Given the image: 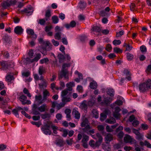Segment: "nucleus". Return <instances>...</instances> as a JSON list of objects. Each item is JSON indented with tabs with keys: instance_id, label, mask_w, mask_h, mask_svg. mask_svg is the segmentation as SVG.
<instances>
[{
	"instance_id": "9",
	"label": "nucleus",
	"mask_w": 151,
	"mask_h": 151,
	"mask_svg": "<svg viewBox=\"0 0 151 151\" xmlns=\"http://www.w3.org/2000/svg\"><path fill=\"white\" fill-rule=\"evenodd\" d=\"M0 64L1 66V69L3 70H6L8 69L9 65L7 62L3 61L0 62Z\"/></svg>"
},
{
	"instance_id": "39",
	"label": "nucleus",
	"mask_w": 151,
	"mask_h": 151,
	"mask_svg": "<svg viewBox=\"0 0 151 151\" xmlns=\"http://www.w3.org/2000/svg\"><path fill=\"white\" fill-rule=\"evenodd\" d=\"M23 93L27 95V96L29 97H31V96L30 94V93L29 92L28 90L26 88H24L23 90Z\"/></svg>"
},
{
	"instance_id": "12",
	"label": "nucleus",
	"mask_w": 151,
	"mask_h": 151,
	"mask_svg": "<svg viewBox=\"0 0 151 151\" xmlns=\"http://www.w3.org/2000/svg\"><path fill=\"white\" fill-rule=\"evenodd\" d=\"M50 129L45 126H44L41 128V130L46 135L49 134L50 135L51 134V132Z\"/></svg>"
},
{
	"instance_id": "23",
	"label": "nucleus",
	"mask_w": 151,
	"mask_h": 151,
	"mask_svg": "<svg viewBox=\"0 0 151 151\" xmlns=\"http://www.w3.org/2000/svg\"><path fill=\"white\" fill-rule=\"evenodd\" d=\"M27 99V97L24 94H22L19 98V99L21 102L22 104L23 103H24Z\"/></svg>"
},
{
	"instance_id": "55",
	"label": "nucleus",
	"mask_w": 151,
	"mask_h": 151,
	"mask_svg": "<svg viewBox=\"0 0 151 151\" xmlns=\"http://www.w3.org/2000/svg\"><path fill=\"white\" fill-rule=\"evenodd\" d=\"M45 19H40L39 21L38 22V24H40V25H44L46 22Z\"/></svg>"
},
{
	"instance_id": "48",
	"label": "nucleus",
	"mask_w": 151,
	"mask_h": 151,
	"mask_svg": "<svg viewBox=\"0 0 151 151\" xmlns=\"http://www.w3.org/2000/svg\"><path fill=\"white\" fill-rule=\"evenodd\" d=\"M112 48L111 45L110 44H108L106 47V50L107 51L110 52L112 49Z\"/></svg>"
},
{
	"instance_id": "53",
	"label": "nucleus",
	"mask_w": 151,
	"mask_h": 151,
	"mask_svg": "<svg viewBox=\"0 0 151 151\" xmlns=\"http://www.w3.org/2000/svg\"><path fill=\"white\" fill-rule=\"evenodd\" d=\"M96 136L97 137L98 140H99L100 141H102L103 138L100 133H96Z\"/></svg>"
},
{
	"instance_id": "5",
	"label": "nucleus",
	"mask_w": 151,
	"mask_h": 151,
	"mask_svg": "<svg viewBox=\"0 0 151 151\" xmlns=\"http://www.w3.org/2000/svg\"><path fill=\"white\" fill-rule=\"evenodd\" d=\"M68 73V70L67 69H64L62 68L60 75L58 76V78L60 79H62L63 77L66 79H68V77L66 75Z\"/></svg>"
},
{
	"instance_id": "29",
	"label": "nucleus",
	"mask_w": 151,
	"mask_h": 151,
	"mask_svg": "<svg viewBox=\"0 0 151 151\" xmlns=\"http://www.w3.org/2000/svg\"><path fill=\"white\" fill-rule=\"evenodd\" d=\"M6 79L8 82H10L12 80L14 79V77L13 76L9 75L6 76Z\"/></svg>"
},
{
	"instance_id": "13",
	"label": "nucleus",
	"mask_w": 151,
	"mask_h": 151,
	"mask_svg": "<svg viewBox=\"0 0 151 151\" xmlns=\"http://www.w3.org/2000/svg\"><path fill=\"white\" fill-rule=\"evenodd\" d=\"M55 143L60 147L63 146L65 144L63 138L57 139L55 141Z\"/></svg>"
},
{
	"instance_id": "64",
	"label": "nucleus",
	"mask_w": 151,
	"mask_h": 151,
	"mask_svg": "<svg viewBox=\"0 0 151 151\" xmlns=\"http://www.w3.org/2000/svg\"><path fill=\"white\" fill-rule=\"evenodd\" d=\"M74 86V83L73 82H70L69 83L66 84V86L67 88H68V87H73Z\"/></svg>"
},
{
	"instance_id": "52",
	"label": "nucleus",
	"mask_w": 151,
	"mask_h": 151,
	"mask_svg": "<svg viewBox=\"0 0 151 151\" xmlns=\"http://www.w3.org/2000/svg\"><path fill=\"white\" fill-rule=\"evenodd\" d=\"M114 52L116 53H122V51L119 48L117 47L114 48Z\"/></svg>"
},
{
	"instance_id": "3",
	"label": "nucleus",
	"mask_w": 151,
	"mask_h": 151,
	"mask_svg": "<svg viewBox=\"0 0 151 151\" xmlns=\"http://www.w3.org/2000/svg\"><path fill=\"white\" fill-rule=\"evenodd\" d=\"M124 142L126 143H132L134 144H136V141L133 138L131 137V136L128 134H126L124 138Z\"/></svg>"
},
{
	"instance_id": "20",
	"label": "nucleus",
	"mask_w": 151,
	"mask_h": 151,
	"mask_svg": "<svg viewBox=\"0 0 151 151\" xmlns=\"http://www.w3.org/2000/svg\"><path fill=\"white\" fill-rule=\"evenodd\" d=\"M50 95V93L47 90H45L43 92V98L44 99L47 100V97L49 96Z\"/></svg>"
},
{
	"instance_id": "17",
	"label": "nucleus",
	"mask_w": 151,
	"mask_h": 151,
	"mask_svg": "<svg viewBox=\"0 0 151 151\" xmlns=\"http://www.w3.org/2000/svg\"><path fill=\"white\" fill-rule=\"evenodd\" d=\"M86 103L87 101L86 100L83 101L80 103V107L82 109H84L85 110H87L88 109V106Z\"/></svg>"
},
{
	"instance_id": "16",
	"label": "nucleus",
	"mask_w": 151,
	"mask_h": 151,
	"mask_svg": "<svg viewBox=\"0 0 151 151\" xmlns=\"http://www.w3.org/2000/svg\"><path fill=\"white\" fill-rule=\"evenodd\" d=\"M1 6L2 7L3 9H5L8 7H10L9 4L8 0L6 1H3L1 4Z\"/></svg>"
},
{
	"instance_id": "44",
	"label": "nucleus",
	"mask_w": 151,
	"mask_h": 151,
	"mask_svg": "<svg viewBox=\"0 0 151 151\" xmlns=\"http://www.w3.org/2000/svg\"><path fill=\"white\" fill-rule=\"evenodd\" d=\"M143 135L140 133L136 135V138L138 140H140L143 139Z\"/></svg>"
},
{
	"instance_id": "37",
	"label": "nucleus",
	"mask_w": 151,
	"mask_h": 151,
	"mask_svg": "<svg viewBox=\"0 0 151 151\" xmlns=\"http://www.w3.org/2000/svg\"><path fill=\"white\" fill-rule=\"evenodd\" d=\"M46 47H45V46H43L41 47V49L40 52L42 54H44V55H45L47 53V49Z\"/></svg>"
},
{
	"instance_id": "42",
	"label": "nucleus",
	"mask_w": 151,
	"mask_h": 151,
	"mask_svg": "<svg viewBox=\"0 0 151 151\" xmlns=\"http://www.w3.org/2000/svg\"><path fill=\"white\" fill-rule=\"evenodd\" d=\"M7 0L8 1L9 4L10 6H11L14 5L16 4L17 3V1L16 0Z\"/></svg>"
},
{
	"instance_id": "60",
	"label": "nucleus",
	"mask_w": 151,
	"mask_h": 151,
	"mask_svg": "<svg viewBox=\"0 0 151 151\" xmlns=\"http://www.w3.org/2000/svg\"><path fill=\"white\" fill-rule=\"evenodd\" d=\"M87 104V106L88 105V106L91 107L93 105L94 102L91 100H90L88 101Z\"/></svg>"
},
{
	"instance_id": "45",
	"label": "nucleus",
	"mask_w": 151,
	"mask_h": 151,
	"mask_svg": "<svg viewBox=\"0 0 151 151\" xmlns=\"http://www.w3.org/2000/svg\"><path fill=\"white\" fill-rule=\"evenodd\" d=\"M75 117L76 119H78L80 118V113L77 111H75Z\"/></svg>"
},
{
	"instance_id": "62",
	"label": "nucleus",
	"mask_w": 151,
	"mask_h": 151,
	"mask_svg": "<svg viewBox=\"0 0 151 151\" xmlns=\"http://www.w3.org/2000/svg\"><path fill=\"white\" fill-rule=\"evenodd\" d=\"M42 99V96L41 95L37 96L36 95L35 96V101H40Z\"/></svg>"
},
{
	"instance_id": "18",
	"label": "nucleus",
	"mask_w": 151,
	"mask_h": 151,
	"mask_svg": "<svg viewBox=\"0 0 151 151\" xmlns=\"http://www.w3.org/2000/svg\"><path fill=\"white\" fill-rule=\"evenodd\" d=\"M44 46L46 47L47 51H50L52 49V45L48 41H46Z\"/></svg>"
},
{
	"instance_id": "49",
	"label": "nucleus",
	"mask_w": 151,
	"mask_h": 151,
	"mask_svg": "<svg viewBox=\"0 0 151 151\" xmlns=\"http://www.w3.org/2000/svg\"><path fill=\"white\" fill-rule=\"evenodd\" d=\"M27 32L29 35H31L34 34V30L32 29H27Z\"/></svg>"
},
{
	"instance_id": "46",
	"label": "nucleus",
	"mask_w": 151,
	"mask_h": 151,
	"mask_svg": "<svg viewBox=\"0 0 151 151\" xmlns=\"http://www.w3.org/2000/svg\"><path fill=\"white\" fill-rule=\"evenodd\" d=\"M34 54L33 50L32 49L30 50L28 53V55L31 58H32L33 57Z\"/></svg>"
},
{
	"instance_id": "38",
	"label": "nucleus",
	"mask_w": 151,
	"mask_h": 151,
	"mask_svg": "<svg viewBox=\"0 0 151 151\" xmlns=\"http://www.w3.org/2000/svg\"><path fill=\"white\" fill-rule=\"evenodd\" d=\"M70 100V98H67L65 96L62 97V101L64 103L69 102Z\"/></svg>"
},
{
	"instance_id": "1",
	"label": "nucleus",
	"mask_w": 151,
	"mask_h": 151,
	"mask_svg": "<svg viewBox=\"0 0 151 151\" xmlns=\"http://www.w3.org/2000/svg\"><path fill=\"white\" fill-rule=\"evenodd\" d=\"M151 88V80L148 79L145 82L140 83L139 89L141 92L144 93Z\"/></svg>"
},
{
	"instance_id": "61",
	"label": "nucleus",
	"mask_w": 151,
	"mask_h": 151,
	"mask_svg": "<svg viewBox=\"0 0 151 151\" xmlns=\"http://www.w3.org/2000/svg\"><path fill=\"white\" fill-rule=\"evenodd\" d=\"M124 31L123 30L120 31L119 32L116 33V36L117 37H119L121 36L124 34Z\"/></svg>"
},
{
	"instance_id": "63",
	"label": "nucleus",
	"mask_w": 151,
	"mask_h": 151,
	"mask_svg": "<svg viewBox=\"0 0 151 151\" xmlns=\"http://www.w3.org/2000/svg\"><path fill=\"white\" fill-rule=\"evenodd\" d=\"M27 37L28 38H32L33 39L32 40H35L37 37V35L34 33L33 35H31L30 37L28 36Z\"/></svg>"
},
{
	"instance_id": "4",
	"label": "nucleus",
	"mask_w": 151,
	"mask_h": 151,
	"mask_svg": "<svg viewBox=\"0 0 151 151\" xmlns=\"http://www.w3.org/2000/svg\"><path fill=\"white\" fill-rule=\"evenodd\" d=\"M34 11L33 8L32 7H30L22 10L20 12L22 14H27V15H30L32 14Z\"/></svg>"
},
{
	"instance_id": "11",
	"label": "nucleus",
	"mask_w": 151,
	"mask_h": 151,
	"mask_svg": "<svg viewBox=\"0 0 151 151\" xmlns=\"http://www.w3.org/2000/svg\"><path fill=\"white\" fill-rule=\"evenodd\" d=\"M76 22L74 20L72 21L69 24H66L65 25V27L67 29L70 28H73L75 27L76 25Z\"/></svg>"
},
{
	"instance_id": "59",
	"label": "nucleus",
	"mask_w": 151,
	"mask_h": 151,
	"mask_svg": "<svg viewBox=\"0 0 151 151\" xmlns=\"http://www.w3.org/2000/svg\"><path fill=\"white\" fill-rule=\"evenodd\" d=\"M140 50L141 51L143 52H145L147 51V48L146 47L143 45L140 47Z\"/></svg>"
},
{
	"instance_id": "36",
	"label": "nucleus",
	"mask_w": 151,
	"mask_h": 151,
	"mask_svg": "<svg viewBox=\"0 0 151 151\" xmlns=\"http://www.w3.org/2000/svg\"><path fill=\"white\" fill-rule=\"evenodd\" d=\"M51 127L53 130V132L55 134H57L58 132L57 130H58V127L55 126L52 124L51 126Z\"/></svg>"
},
{
	"instance_id": "50",
	"label": "nucleus",
	"mask_w": 151,
	"mask_h": 151,
	"mask_svg": "<svg viewBox=\"0 0 151 151\" xmlns=\"http://www.w3.org/2000/svg\"><path fill=\"white\" fill-rule=\"evenodd\" d=\"M68 91L66 89L63 91L61 92V96L62 97L65 96L68 93Z\"/></svg>"
},
{
	"instance_id": "33",
	"label": "nucleus",
	"mask_w": 151,
	"mask_h": 151,
	"mask_svg": "<svg viewBox=\"0 0 151 151\" xmlns=\"http://www.w3.org/2000/svg\"><path fill=\"white\" fill-rule=\"evenodd\" d=\"M41 118L43 119H45L46 118H49L50 117V114L48 113H45L44 114H42L41 115Z\"/></svg>"
},
{
	"instance_id": "19",
	"label": "nucleus",
	"mask_w": 151,
	"mask_h": 151,
	"mask_svg": "<svg viewBox=\"0 0 151 151\" xmlns=\"http://www.w3.org/2000/svg\"><path fill=\"white\" fill-rule=\"evenodd\" d=\"M91 30L100 33L101 31V29L98 26H94L92 27Z\"/></svg>"
},
{
	"instance_id": "10",
	"label": "nucleus",
	"mask_w": 151,
	"mask_h": 151,
	"mask_svg": "<svg viewBox=\"0 0 151 151\" xmlns=\"http://www.w3.org/2000/svg\"><path fill=\"white\" fill-rule=\"evenodd\" d=\"M22 110H23L22 108L20 106H18L16 108L13 109L12 112L16 117H19V114L18 111Z\"/></svg>"
},
{
	"instance_id": "28",
	"label": "nucleus",
	"mask_w": 151,
	"mask_h": 151,
	"mask_svg": "<svg viewBox=\"0 0 151 151\" xmlns=\"http://www.w3.org/2000/svg\"><path fill=\"white\" fill-rule=\"evenodd\" d=\"M62 35V33L60 32H56L54 35V37L55 39L60 40L61 39V36Z\"/></svg>"
},
{
	"instance_id": "15",
	"label": "nucleus",
	"mask_w": 151,
	"mask_h": 151,
	"mask_svg": "<svg viewBox=\"0 0 151 151\" xmlns=\"http://www.w3.org/2000/svg\"><path fill=\"white\" fill-rule=\"evenodd\" d=\"M37 105L36 104H33L32 109V112L34 115H37L40 114V113L37 110Z\"/></svg>"
},
{
	"instance_id": "54",
	"label": "nucleus",
	"mask_w": 151,
	"mask_h": 151,
	"mask_svg": "<svg viewBox=\"0 0 151 151\" xmlns=\"http://www.w3.org/2000/svg\"><path fill=\"white\" fill-rule=\"evenodd\" d=\"M3 55L5 58L8 59L9 57V55L8 52L7 51L4 52L3 53Z\"/></svg>"
},
{
	"instance_id": "14",
	"label": "nucleus",
	"mask_w": 151,
	"mask_h": 151,
	"mask_svg": "<svg viewBox=\"0 0 151 151\" xmlns=\"http://www.w3.org/2000/svg\"><path fill=\"white\" fill-rule=\"evenodd\" d=\"M38 109L40 112H41L47 111L48 109L47 108V106L46 104H44L42 105L40 107L38 108Z\"/></svg>"
},
{
	"instance_id": "35",
	"label": "nucleus",
	"mask_w": 151,
	"mask_h": 151,
	"mask_svg": "<svg viewBox=\"0 0 151 151\" xmlns=\"http://www.w3.org/2000/svg\"><path fill=\"white\" fill-rule=\"evenodd\" d=\"M107 117L106 115L104 113H102L101 114L100 116V120L102 122L104 121Z\"/></svg>"
},
{
	"instance_id": "30",
	"label": "nucleus",
	"mask_w": 151,
	"mask_h": 151,
	"mask_svg": "<svg viewBox=\"0 0 151 151\" xmlns=\"http://www.w3.org/2000/svg\"><path fill=\"white\" fill-rule=\"evenodd\" d=\"M92 112L93 114V117L95 118H98L99 117V113L97 110L96 109H93Z\"/></svg>"
},
{
	"instance_id": "2",
	"label": "nucleus",
	"mask_w": 151,
	"mask_h": 151,
	"mask_svg": "<svg viewBox=\"0 0 151 151\" xmlns=\"http://www.w3.org/2000/svg\"><path fill=\"white\" fill-rule=\"evenodd\" d=\"M88 123L89 122L87 118H85L83 120L81 124V126L82 127H85L83 129L84 132H86L91 128L90 126L88 124Z\"/></svg>"
},
{
	"instance_id": "51",
	"label": "nucleus",
	"mask_w": 151,
	"mask_h": 151,
	"mask_svg": "<svg viewBox=\"0 0 151 151\" xmlns=\"http://www.w3.org/2000/svg\"><path fill=\"white\" fill-rule=\"evenodd\" d=\"M87 39V37L85 35L81 36L80 37V40L82 42H84Z\"/></svg>"
},
{
	"instance_id": "47",
	"label": "nucleus",
	"mask_w": 151,
	"mask_h": 151,
	"mask_svg": "<svg viewBox=\"0 0 151 151\" xmlns=\"http://www.w3.org/2000/svg\"><path fill=\"white\" fill-rule=\"evenodd\" d=\"M124 133L122 131H120L117 135V137L120 139H122L124 136Z\"/></svg>"
},
{
	"instance_id": "32",
	"label": "nucleus",
	"mask_w": 151,
	"mask_h": 151,
	"mask_svg": "<svg viewBox=\"0 0 151 151\" xmlns=\"http://www.w3.org/2000/svg\"><path fill=\"white\" fill-rule=\"evenodd\" d=\"M145 72L148 75L151 74V64L148 65L147 66V68L145 70Z\"/></svg>"
},
{
	"instance_id": "7",
	"label": "nucleus",
	"mask_w": 151,
	"mask_h": 151,
	"mask_svg": "<svg viewBox=\"0 0 151 151\" xmlns=\"http://www.w3.org/2000/svg\"><path fill=\"white\" fill-rule=\"evenodd\" d=\"M112 101V99L111 97H107L105 98L104 101L101 102V104L102 105L108 106L111 103Z\"/></svg>"
},
{
	"instance_id": "58",
	"label": "nucleus",
	"mask_w": 151,
	"mask_h": 151,
	"mask_svg": "<svg viewBox=\"0 0 151 151\" xmlns=\"http://www.w3.org/2000/svg\"><path fill=\"white\" fill-rule=\"evenodd\" d=\"M71 65V63H64L62 65V68L65 69L66 67H69Z\"/></svg>"
},
{
	"instance_id": "24",
	"label": "nucleus",
	"mask_w": 151,
	"mask_h": 151,
	"mask_svg": "<svg viewBox=\"0 0 151 151\" xmlns=\"http://www.w3.org/2000/svg\"><path fill=\"white\" fill-rule=\"evenodd\" d=\"M126 54L127 58L128 61H131L134 59V56L132 54L129 52H127Z\"/></svg>"
},
{
	"instance_id": "26",
	"label": "nucleus",
	"mask_w": 151,
	"mask_h": 151,
	"mask_svg": "<svg viewBox=\"0 0 151 151\" xmlns=\"http://www.w3.org/2000/svg\"><path fill=\"white\" fill-rule=\"evenodd\" d=\"M52 22L55 24L57 23L59 21V19L58 17L56 15H54L52 16Z\"/></svg>"
},
{
	"instance_id": "41",
	"label": "nucleus",
	"mask_w": 151,
	"mask_h": 151,
	"mask_svg": "<svg viewBox=\"0 0 151 151\" xmlns=\"http://www.w3.org/2000/svg\"><path fill=\"white\" fill-rule=\"evenodd\" d=\"M80 7L81 9L85 8L86 6V3L84 1H80Z\"/></svg>"
},
{
	"instance_id": "43",
	"label": "nucleus",
	"mask_w": 151,
	"mask_h": 151,
	"mask_svg": "<svg viewBox=\"0 0 151 151\" xmlns=\"http://www.w3.org/2000/svg\"><path fill=\"white\" fill-rule=\"evenodd\" d=\"M121 42L120 40H114L113 42V44L115 46L120 44Z\"/></svg>"
},
{
	"instance_id": "31",
	"label": "nucleus",
	"mask_w": 151,
	"mask_h": 151,
	"mask_svg": "<svg viewBox=\"0 0 151 151\" xmlns=\"http://www.w3.org/2000/svg\"><path fill=\"white\" fill-rule=\"evenodd\" d=\"M106 139L107 141L110 142L113 140V137L112 135L108 133L106 137Z\"/></svg>"
},
{
	"instance_id": "57",
	"label": "nucleus",
	"mask_w": 151,
	"mask_h": 151,
	"mask_svg": "<svg viewBox=\"0 0 151 151\" xmlns=\"http://www.w3.org/2000/svg\"><path fill=\"white\" fill-rule=\"evenodd\" d=\"M52 124V122L47 121V123L45 125H44V126H45L46 127L50 129Z\"/></svg>"
},
{
	"instance_id": "34",
	"label": "nucleus",
	"mask_w": 151,
	"mask_h": 151,
	"mask_svg": "<svg viewBox=\"0 0 151 151\" xmlns=\"http://www.w3.org/2000/svg\"><path fill=\"white\" fill-rule=\"evenodd\" d=\"M65 104V103L63 102H61L60 103L57 104L56 106L57 109L58 110L60 109L62 107H64Z\"/></svg>"
},
{
	"instance_id": "22",
	"label": "nucleus",
	"mask_w": 151,
	"mask_h": 151,
	"mask_svg": "<svg viewBox=\"0 0 151 151\" xmlns=\"http://www.w3.org/2000/svg\"><path fill=\"white\" fill-rule=\"evenodd\" d=\"M51 14L50 11L49 9H48L46 12L45 14V20L46 21L48 20L49 18L51 17Z\"/></svg>"
},
{
	"instance_id": "6",
	"label": "nucleus",
	"mask_w": 151,
	"mask_h": 151,
	"mask_svg": "<svg viewBox=\"0 0 151 151\" xmlns=\"http://www.w3.org/2000/svg\"><path fill=\"white\" fill-rule=\"evenodd\" d=\"M123 73L124 75L126 76V79H127L129 81H130L131 80V73L129 69L126 68H124L123 71Z\"/></svg>"
},
{
	"instance_id": "8",
	"label": "nucleus",
	"mask_w": 151,
	"mask_h": 151,
	"mask_svg": "<svg viewBox=\"0 0 151 151\" xmlns=\"http://www.w3.org/2000/svg\"><path fill=\"white\" fill-rule=\"evenodd\" d=\"M23 30H24L21 26H16L14 28V31L16 34L21 35L23 33Z\"/></svg>"
},
{
	"instance_id": "40",
	"label": "nucleus",
	"mask_w": 151,
	"mask_h": 151,
	"mask_svg": "<svg viewBox=\"0 0 151 151\" xmlns=\"http://www.w3.org/2000/svg\"><path fill=\"white\" fill-rule=\"evenodd\" d=\"M31 123L34 125H36L37 127H39L42 124L41 122L40 121H38V122H32Z\"/></svg>"
},
{
	"instance_id": "56",
	"label": "nucleus",
	"mask_w": 151,
	"mask_h": 151,
	"mask_svg": "<svg viewBox=\"0 0 151 151\" xmlns=\"http://www.w3.org/2000/svg\"><path fill=\"white\" fill-rule=\"evenodd\" d=\"M39 43L40 44H42L43 46H44L46 42L44 41L43 38H41L38 39Z\"/></svg>"
},
{
	"instance_id": "27",
	"label": "nucleus",
	"mask_w": 151,
	"mask_h": 151,
	"mask_svg": "<svg viewBox=\"0 0 151 151\" xmlns=\"http://www.w3.org/2000/svg\"><path fill=\"white\" fill-rule=\"evenodd\" d=\"M41 55L40 53H37L36 54V56L32 59V62H37L41 58Z\"/></svg>"
},
{
	"instance_id": "25",
	"label": "nucleus",
	"mask_w": 151,
	"mask_h": 151,
	"mask_svg": "<svg viewBox=\"0 0 151 151\" xmlns=\"http://www.w3.org/2000/svg\"><path fill=\"white\" fill-rule=\"evenodd\" d=\"M107 94L110 96L113 97L114 96V91L113 89L110 88L107 91Z\"/></svg>"
},
{
	"instance_id": "21",
	"label": "nucleus",
	"mask_w": 151,
	"mask_h": 151,
	"mask_svg": "<svg viewBox=\"0 0 151 151\" xmlns=\"http://www.w3.org/2000/svg\"><path fill=\"white\" fill-rule=\"evenodd\" d=\"M97 86V83L95 81H93L90 83V88L93 89H95Z\"/></svg>"
}]
</instances>
